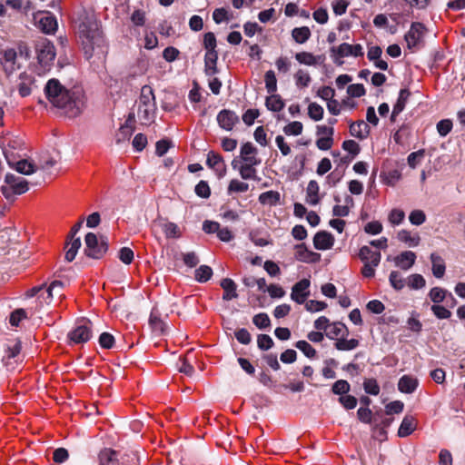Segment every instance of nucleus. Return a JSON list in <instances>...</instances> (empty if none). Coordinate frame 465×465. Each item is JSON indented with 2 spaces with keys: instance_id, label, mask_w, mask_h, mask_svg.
<instances>
[{
  "instance_id": "1",
  "label": "nucleus",
  "mask_w": 465,
  "mask_h": 465,
  "mask_svg": "<svg viewBox=\"0 0 465 465\" xmlns=\"http://www.w3.org/2000/svg\"><path fill=\"white\" fill-rule=\"evenodd\" d=\"M45 94L53 106L62 110L70 118L80 115L85 107V95L82 88L66 89L55 78L47 81Z\"/></svg>"
},
{
  "instance_id": "2",
  "label": "nucleus",
  "mask_w": 465,
  "mask_h": 465,
  "mask_svg": "<svg viewBox=\"0 0 465 465\" xmlns=\"http://www.w3.org/2000/svg\"><path fill=\"white\" fill-rule=\"evenodd\" d=\"M79 37L86 59L92 58L94 54H104L106 53L105 40L95 20L85 19L80 23Z\"/></svg>"
},
{
  "instance_id": "3",
  "label": "nucleus",
  "mask_w": 465,
  "mask_h": 465,
  "mask_svg": "<svg viewBox=\"0 0 465 465\" xmlns=\"http://www.w3.org/2000/svg\"><path fill=\"white\" fill-rule=\"evenodd\" d=\"M156 112V102L153 90L149 85H143L138 101L137 115L143 124L153 121Z\"/></svg>"
},
{
  "instance_id": "4",
  "label": "nucleus",
  "mask_w": 465,
  "mask_h": 465,
  "mask_svg": "<svg viewBox=\"0 0 465 465\" xmlns=\"http://www.w3.org/2000/svg\"><path fill=\"white\" fill-rule=\"evenodd\" d=\"M138 457L135 453L122 454L114 450L105 448L99 453L100 465H136Z\"/></svg>"
},
{
  "instance_id": "5",
  "label": "nucleus",
  "mask_w": 465,
  "mask_h": 465,
  "mask_svg": "<svg viewBox=\"0 0 465 465\" xmlns=\"http://www.w3.org/2000/svg\"><path fill=\"white\" fill-rule=\"evenodd\" d=\"M84 253L90 258L101 259L108 251V240L107 237L104 235L98 237L94 232H88L84 237Z\"/></svg>"
},
{
  "instance_id": "6",
  "label": "nucleus",
  "mask_w": 465,
  "mask_h": 465,
  "mask_svg": "<svg viewBox=\"0 0 465 465\" xmlns=\"http://www.w3.org/2000/svg\"><path fill=\"white\" fill-rule=\"evenodd\" d=\"M6 185H3L1 191L6 200L14 201L15 195L25 193L28 190V183L25 178L7 173L5 177Z\"/></svg>"
},
{
  "instance_id": "7",
  "label": "nucleus",
  "mask_w": 465,
  "mask_h": 465,
  "mask_svg": "<svg viewBox=\"0 0 465 465\" xmlns=\"http://www.w3.org/2000/svg\"><path fill=\"white\" fill-rule=\"evenodd\" d=\"M91 322L83 321L68 333V338L74 343L80 344L88 341L92 337Z\"/></svg>"
},
{
  "instance_id": "8",
  "label": "nucleus",
  "mask_w": 465,
  "mask_h": 465,
  "mask_svg": "<svg viewBox=\"0 0 465 465\" xmlns=\"http://www.w3.org/2000/svg\"><path fill=\"white\" fill-rule=\"evenodd\" d=\"M37 60L42 66L49 65L55 58L54 45L49 41H44L36 46Z\"/></svg>"
},
{
  "instance_id": "9",
  "label": "nucleus",
  "mask_w": 465,
  "mask_h": 465,
  "mask_svg": "<svg viewBox=\"0 0 465 465\" xmlns=\"http://www.w3.org/2000/svg\"><path fill=\"white\" fill-rule=\"evenodd\" d=\"M426 28L423 24L414 22L411 24L410 30L404 38L409 49L415 48L422 40Z\"/></svg>"
},
{
  "instance_id": "10",
  "label": "nucleus",
  "mask_w": 465,
  "mask_h": 465,
  "mask_svg": "<svg viewBox=\"0 0 465 465\" xmlns=\"http://www.w3.org/2000/svg\"><path fill=\"white\" fill-rule=\"evenodd\" d=\"M217 124L220 128L230 132L239 123V116L235 112L229 109L221 110L216 116Z\"/></svg>"
},
{
  "instance_id": "11",
  "label": "nucleus",
  "mask_w": 465,
  "mask_h": 465,
  "mask_svg": "<svg viewBox=\"0 0 465 465\" xmlns=\"http://www.w3.org/2000/svg\"><path fill=\"white\" fill-rule=\"evenodd\" d=\"M311 282L308 279H302L296 282L292 288L291 298L298 304H303L306 302V299L310 295Z\"/></svg>"
},
{
  "instance_id": "12",
  "label": "nucleus",
  "mask_w": 465,
  "mask_h": 465,
  "mask_svg": "<svg viewBox=\"0 0 465 465\" xmlns=\"http://www.w3.org/2000/svg\"><path fill=\"white\" fill-rule=\"evenodd\" d=\"M206 165L213 170L218 177H223L226 173V164L223 156L214 151L207 153Z\"/></svg>"
},
{
  "instance_id": "13",
  "label": "nucleus",
  "mask_w": 465,
  "mask_h": 465,
  "mask_svg": "<svg viewBox=\"0 0 465 465\" xmlns=\"http://www.w3.org/2000/svg\"><path fill=\"white\" fill-rule=\"evenodd\" d=\"M262 163L260 158L247 159V163H244L239 167V173L243 180H256L257 171L255 166L260 165Z\"/></svg>"
},
{
  "instance_id": "14",
  "label": "nucleus",
  "mask_w": 465,
  "mask_h": 465,
  "mask_svg": "<svg viewBox=\"0 0 465 465\" xmlns=\"http://www.w3.org/2000/svg\"><path fill=\"white\" fill-rule=\"evenodd\" d=\"M334 244V237L326 231L318 232L313 237V245L317 250H329Z\"/></svg>"
},
{
  "instance_id": "15",
  "label": "nucleus",
  "mask_w": 465,
  "mask_h": 465,
  "mask_svg": "<svg viewBox=\"0 0 465 465\" xmlns=\"http://www.w3.org/2000/svg\"><path fill=\"white\" fill-rule=\"evenodd\" d=\"M411 96V92L408 88L401 89L399 92L398 99L393 105L391 114V121L394 122L396 117L405 109L406 104Z\"/></svg>"
},
{
  "instance_id": "16",
  "label": "nucleus",
  "mask_w": 465,
  "mask_h": 465,
  "mask_svg": "<svg viewBox=\"0 0 465 465\" xmlns=\"http://www.w3.org/2000/svg\"><path fill=\"white\" fill-rule=\"evenodd\" d=\"M331 56L333 59V62L337 65H341L343 61L341 59L343 57L351 56V45L348 43H342L339 46H332L330 49Z\"/></svg>"
},
{
  "instance_id": "17",
  "label": "nucleus",
  "mask_w": 465,
  "mask_h": 465,
  "mask_svg": "<svg viewBox=\"0 0 465 465\" xmlns=\"http://www.w3.org/2000/svg\"><path fill=\"white\" fill-rule=\"evenodd\" d=\"M295 59L302 64L315 66L322 64L325 61V56L323 54L314 55L309 52H300L295 54Z\"/></svg>"
},
{
  "instance_id": "18",
  "label": "nucleus",
  "mask_w": 465,
  "mask_h": 465,
  "mask_svg": "<svg viewBox=\"0 0 465 465\" xmlns=\"http://www.w3.org/2000/svg\"><path fill=\"white\" fill-rule=\"evenodd\" d=\"M370 126L363 120H360L350 124V134L360 140L366 139L370 134Z\"/></svg>"
},
{
  "instance_id": "19",
  "label": "nucleus",
  "mask_w": 465,
  "mask_h": 465,
  "mask_svg": "<svg viewBox=\"0 0 465 465\" xmlns=\"http://www.w3.org/2000/svg\"><path fill=\"white\" fill-rule=\"evenodd\" d=\"M415 260L416 254L411 251L402 252L394 259L395 264L404 271H407L410 268H411L415 263Z\"/></svg>"
},
{
  "instance_id": "20",
  "label": "nucleus",
  "mask_w": 465,
  "mask_h": 465,
  "mask_svg": "<svg viewBox=\"0 0 465 465\" xmlns=\"http://www.w3.org/2000/svg\"><path fill=\"white\" fill-rule=\"evenodd\" d=\"M349 335L348 327L341 322H333L331 324L326 336L331 340H336Z\"/></svg>"
},
{
  "instance_id": "21",
  "label": "nucleus",
  "mask_w": 465,
  "mask_h": 465,
  "mask_svg": "<svg viewBox=\"0 0 465 465\" xmlns=\"http://www.w3.org/2000/svg\"><path fill=\"white\" fill-rule=\"evenodd\" d=\"M5 155L8 165L11 168H14L16 172H18L22 174H25V175H29V174L35 173V169L34 164L32 163L28 162L27 160L23 159L16 163H14L10 160V158L8 157V155L5 153Z\"/></svg>"
},
{
  "instance_id": "22",
  "label": "nucleus",
  "mask_w": 465,
  "mask_h": 465,
  "mask_svg": "<svg viewBox=\"0 0 465 465\" xmlns=\"http://www.w3.org/2000/svg\"><path fill=\"white\" fill-rule=\"evenodd\" d=\"M359 257L363 262H371L373 266H378L381 262V252H373L368 246H362L359 252Z\"/></svg>"
},
{
  "instance_id": "23",
  "label": "nucleus",
  "mask_w": 465,
  "mask_h": 465,
  "mask_svg": "<svg viewBox=\"0 0 465 465\" xmlns=\"http://www.w3.org/2000/svg\"><path fill=\"white\" fill-rule=\"evenodd\" d=\"M218 53L206 52L204 55V74L213 76L218 73L217 68Z\"/></svg>"
},
{
  "instance_id": "24",
  "label": "nucleus",
  "mask_w": 465,
  "mask_h": 465,
  "mask_svg": "<svg viewBox=\"0 0 465 465\" xmlns=\"http://www.w3.org/2000/svg\"><path fill=\"white\" fill-rule=\"evenodd\" d=\"M419 381L410 375H403L398 382V389L403 393H412L418 387Z\"/></svg>"
},
{
  "instance_id": "25",
  "label": "nucleus",
  "mask_w": 465,
  "mask_h": 465,
  "mask_svg": "<svg viewBox=\"0 0 465 465\" xmlns=\"http://www.w3.org/2000/svg\"><path fill=\"white\" fill-rule=\"evenodd\" d=\"M220 285L223 289V299L224 301H231L238 297L236 284L232 279H223Z\"/></svg>"
},
{
  "instance_id": "26",
  "label": "nucleus",
  "mask_w": 465,
  "mask_h": 465,
  "mask_svg": "<svg viewBox=\"0 0 465 465\" xmlns=\"http://www.w3.org/2000/svg\"><path fill=\"white\" fill-rule=\"evenodd\" d=\"M63 282L61 281H54L49 287L38 295L39 303L42 306L44 303L49 304L53 300V292L56 288L63 289Z\"/></svg>"
},
{
  "instance_id": "27",
  "label": "nucleus",
  "mask_w": 465,
  "mask_h": 465,
  "mask_svg": "<svg viewBox=\"0 0 465 465\" xmlns=\"http://www.w3.org/2000/svg\"><path fill=\"white\" fill-rule=\"evenodd\" d=\"M416 429L415 419L412 416H405L398 430V436L404 438L411 435Z\"/></svg>"
},
{
  "instance_id": "28",
  "label": "nucleus",
  "mask_w": 465,
  "mask_h": 465,
  "mask_svg": "<svg viewBox=\"0 0 465 465\" xmlns=\"http://www.w3.org/2000/svg\"><path fill=\"white\" fill-rule=\"evenodd\" d=\"M430 262L432 263V273L436 278H442L445 273L446 265L444 260L437 253L430 254Z\"/></svg>"
},
{
  "instance_id": "29",
  "label": "nucleus",
  "mask_w": 465,
  "mask_h": 465,
  "mask_svg": "<svg viewBox=\"0 0 465 465\" xmlns=\"http://www.w3.org/2000/svg\"><path fill=\"white\" fill-rule=\"evenodd\" d=\"M149 324L153 332L163 334L165 330V323L161 319L160 313L156 309H153L149 318Z\"/></svg>"
},
{
  "instance_id": "30",
  "label": "nucleus",
  "mask_w": 465,
  "mask_h": 465,
  "mask_svg": "<svg viewBox=\"0 0 465 465\" xmlns=\"http://www.w3.org/2000/svg\"><path fill=\"white\" fill-rule=\"evenodd\" d=\"M39 28L45 34H54L57 29V21L54 15H45L39 20Z\"/></svg>"
},
{
  "instance_id": "31",
  "label": "nucleus",
  "mask_w": 465,
  "mask_h": 465,
  "mask_svg": "<svg viewBox=\"0 0 465 465\" xmlns=\"http://www.w3.org/2000/svg\"><path fill=\"white\" fill-rule=\"evenodd\" d=\"M284 102L279 94H272V95L266 97L265 106L269 111L280 112L284 108Z\"/></svg>"
},
{
  "instance_id": "32",
  "label": "nucleus",
  "mask_w": 465,
  "mask_h": 465,
  "mask_svg": "<svg viewBox=\"0 0 465 465\" xmlns=\"http://www.w3.org/2000/svg\"><path fill=\"white\" fill-rule=\"evenodd\" d=\"M359 344L360 341L357 339L348 340L347 337H342L337 339L336 342L334 343V347L338 351H351L356 349Z\"/></svg>"
},
{
  "instance_id": "33",
  "label": "nucleus",
  "mask_w": 465,
  "mask_h": 465,
  "mask_svg": "<svg viewBox=\"0 0 465 465\" xmlns=\"http://www.w3.org/2000/svg\"><path fill=\"white\" fill-rule=\"evenodd\" d=\"M311 30L307 26L295 27L292 31L293 40L298 44H304L311 37Z\"/></svg>"
},
{
  "instance_id": "34",
  "label": "nucleus",
  "mask_w": 465,
  "mask_h": 465,
  "mask_svg": "<svg viewBox=\"0 0 465 465\" xmlns=\"http://www.w3.org/2000/svg\"><path fill=\"white\" fill-rule=\"evenodd\" d=\"M134 133V128L132 124H128V121H125L124 124L121 125L119 130L115 134V140L117 143L129 140Z\"/></svg>"
},
{
  "instance_id": "35",
  "label": "nucleus",
  "mask_w": 465,
  "mask_h": 465,
  "mask_svg": "<svg viewBox=\"0 0 465 465\" xmlns=\"http://www.w3.org/2000/svg\"><path fill=\"white\" fill-rule=\"evenodd\" d=\"M399 241L409 244L411 247L418 246L420 241V238L418 234L411 235V233L407 230H401L398 232Z\"/></svg>"
},
{
  "instance_id": "36",
  "label": "nucleus",
  "mask_w": 465,
  "mask_h": 465,
  "mask_svg": "<svg viewBox=\"0 0 465 465\" xmlns=\"http://www.w3.org/2000/svg\"><path fill=\"white\" fill-rule=\"evenodd\" d=\"M257 153V148L250 142L244 143L241 146V158L244 163H247V159L258 158Z\"/></svg>"
},
{
  "instance_id": "37",
  "label": "nucleus",
  "mask_w": 465,
  "mask_h": 465,
  "mask_svg": "<svg viewBox=\"0 0 465 465\" xmlns=\"http://www.w3.org/2000/svg\"><path fill=\"white\" fill-rule=\"evenodd\" d=\"M294 80H295V84L298 88H306L309 86V84L312 81V78H311L310 74L307 71H305L303 69H299L294 74Z\"/></svg>"
},
{
  "instance_id": "38",
  "label": "nucleus",
  "mask_w": 465,
  "mask_h": 465,
  "mask_svg": "<svg viewBox=\"0 0 465 465\" xmlns=\"http://www.w3.org/2000/svg\"><path fill=\"white\" fill-rule=\"evenodd\" d=\"M158 219L159 221H165V223L162 224V227L167 238H178L181 236L180 230L175 223L167 222L160 216Z\"/></svg>"
},
{
  "instance_id": "39",
  "label": "nucleus",
  "mask_w": 465,
  "mask_h": 465,
  "mask_svg": "<svg viewBox=\"0 0 465 465\" xmlns=\"http://www.w3.org/2000/svg\"><path fill=\"white\" fill-rule=\"evenodd\" d=\"M213 276V270L208 265H201L195 270L194 278L199 282H206Z\"/></svg>"
},
{
  "instance_id": "40",
  "label": "nucleus",
  "mask_w": 465,
  "mask_h": 465,
  "mask_svg": "<svg viewBox=\"0 0 465 465\" xmlns=\"http://www.w3.org/2000/svg\"><path fill=\"white\" fill-rule=\"evenodd\" d=\"M384 183L393 186L398 183L401 177V173L398 169H391L387 172H383L381 175Z\"/></svg>"
},
{
  "instance_id": "41",
  "label": "nucleus",
  "mask_w": 465,
  "mask_h": 465,
  "mask_svg": "<svg viewBox=\"0 0 465 465\" xmlns=\"http://www.w3.org/2000/svg\"><path fill=\"white\" fill-rule=\"evenodd\" d=\"M67 244L70 245V247L66 251L65 260L70 262L75 258L77 252L80 249L82 243H81L80 238L78 237V238H71L70 242H68Z\"/></svg>"
},
{
  "instance_id": "42",
  "label": "nucleus",
  "mask_w": 465,
  "mask_h": 465,
  "mask_svg": "<svg viewBox=\"0 0 465 465\" xmlns=\"http://www.w3.org/2000/svg\"><path fill=\"white\" fill-rule=\"evenodd\" d=\"M391 287L396 291H401L405 286V279L397 271H392L389 277Z\"/></svg>"
},
{
  "instance_id": "43",
  "label": "nucleus",
  "mask_w": 465,
  "mask_h": 465,
  "mask_svg": "<svg viewBox=\"0 0 465 465\" xmlns=\"http://www.w3.org/2000/svg\"><path fill=\"white\" fill-rule=\"evenodd\" d=\"M265 88L269 94H274L277 90V79L272 70H269L264 75Z\"/></svg>"
},
{
  "instance_id": "44",
  "label": "nucleus",
  "mask_w": 465,
  "mask_h": 465,
  "mask_svg": "<svg viewBox=\"0 0 465 465\" xmlns=\"http://www.w3.org/2000/svg\"><path fill=\"white\" fill-rule=\"evenodd\" d=\"M295 347L302 351L303 354L310 359H313L317 355L316 350L306 341H298L295 343Z\"/></svg>"
},
{
  "instance_id": "45",
  "label": "nucleus",
  "mask_w": 465,
  "mask_h": 465,
  "mask_svg": "<svg viewBox=\"0 0 465 465\" xmlns=\"http://www.w3.org/2000/svg\"><path fill=\"white\" fill-rule=\"evenodd\" d=\"M323 107L317 103H311L308 106V115L314 121H320L323 117Z\"/></svg>"
},
{
  "instance_id": "46",
  "label": "nucleus",
  "mask_w": 465,
  "mask_h": 465,
  "mask_svg": "<svg viewBox=\"0 0 465 465\" xmlns=\"http://www.w3.org/2000/svg\"><path fill=\"white\" fill-rule=\"evenodd\" d=\"M319 184L315 180L309 182L307 185V195L310 199V203H318L319 202Z\"/></svg>"
},
{
  "instance_id": "47",
  "label": "nucleus",
  "mask_w": 465,
  "mask_h": 465,
  "mask_svg": "<svg viewBox=\"0 0 465 465\" xmlns=\"http://www.w3.org/2000/svg\"><path fill=\"white\" fill-rule=\"evenodd\" d=\"M351 390L350 383L345 380H338L335 381L331 387V391L334 394L343 396L344 394L348 393Z\"/></svg>"
},
{
  "instance_id": "48",
  "label": "nucleus",
  "mask_w": 465,
  "mask_h": 465,
  "mask_svg": "<svg viewBox=\"0 0 465 465\" xmlns=\"http://www.w3.org/2000/svg\"><path fill=\"white\" fill-rule=\"evenodd\" d=\"M303 125L299 121H293L289 123L283 127V133L286 135H300L302 133Z\"/></svg>"
},
{
  "instance_id": "49",
  "label": "nucleus",
  "mask_w": 465,
  "mask_h": 465,
  "mask_svg": "<svg viewBox=\"0 0 465 465\" xmlns=\"http://www.w3.org/2000/svg\"><path fill=\"white\" fill-rule=\"evenodd\" d=\"M260 203H278L280 202V193L275 191H267L259 196Z\"/></svg>"
},
{
  "instance_id": "50",
  "label": "nucleus",
  "mask_w": 465,
  "mask_h": 465,
  "mask_svg": "<svg viewBox=\"0 0 465 465\" xmlns=\"http://www.w3.org/2000/svg\"><path fill=\"white\" fill-rule=\"evenodd\" d=\"M407 284L411 289L418 290L425 286L426 281L422 275L415 273L409 276Z\"/></svg>"
},
{
  "instance_id": "51",
  "label": "nucleus",
  "mask_w": 465,
  "mask_h": 465,
  "mask_svg": "<svg viewBox=\"0 0 465 465\" xmlns=\"http://www.w3.org/2000/svg\"><path fill=\"white\" fill-rule=\"evenodd\" d=\"M248 189H249L248 183H246L244 182H241L237 179H233L229 183L228 193L232 194V193H244V192L248 191Z\"/></svg>"
},
{
  "instance_id": "52",
  "label": "nucleus",
  "mask_w": 465,
  "mask_h": 465,
  "mask_svg": "<svg viewBox=\"0 0 465 465\" xmlns=\"http://www.w3.org/2000/svg\"><path fill=\"white\" fill-rule=\"evenodd\" d=\"M197 196L207 199L211 195V189L206 181L201 180L194 187Z\"/></svg>"
},
{
  "instance_id": "53",
  "label": "nucleus",
  "mask_w": 465,
  "mask_h": 465,
  "mask_svg": "<svg viewBox=\"0 0 465 465\" xmlns=\"http://www.w3.org/2000/svg\"><path fill=\"white\" fill-rule=\"evenodd\" d=\"M253 324L259 329H265L271 325V321L267 313L261 312L253 316Z\"/></svg>"
},
{
  "instance_id": "54",
  "label": "nucleus",
  "mask_w": 465,
  "mask_h": 465,
  "mask_svg": "<svg viewBox=\"0 0 465 465\" xmlns=\"http://www.w3.org/2000/svg\"><path fill=\"white\" fill-rule=\"evenodd\" d=\"M274 342L268 334H259L257 336V346L262 351H268L272 348Z\"/></svg>"
},
{
  "instance_id": "55",
  "label": "nucleus",
  "mask_w": 465,
  "mask_h": 465,
  "mask_svg": "<svg viewBox=\"0 0 465 465\" xmlns=\"http://www.w3.org/2000/svg\"><path fill=\"white\" fill-rule=\"evenodd\" d=\"M452 121L450 119H443L438 122L436 128L441 137H445L449 134L452 129Z\"/></svg>"
},
{
  "instance_id": "56",
  "label": "nucleus",
  "mask_w": 465,
  "mask_h": 465,
  "mask_svg": "<svg viewBox=\"0 0 465 465\" xmlns=\"http://www.w3.org/2000/svg\"><path fill=\"white\" fill-rule=\"evenodd\" d=\"M363 388L368 394L376 396L380 393V386L375 379H366L363 382Z\"/></svg>"
},
{
  "instance_id": "57",
  "label": "nucleus",
  "mask_w": 465,
  "mask_h": 465,
  "mask_svg": "<svg viewBox=\"0 0 465 465\" xmlns=\"http://www.w3.org/2000/svg\"><path fill=\"white\" fill-rule=\"evenodd\" d=\"M446 293L447 291L442 288L434 287L430 291L429 297L435 304H438L445 299Z\"/></svg>"
},
{
  "instance_id": "58",
  "label": "nucleus",
  "mask_w": 465,
  "mask_h": 465,
  "mask_svg": "<svg viewBox=\"0 0 465 465\" xmlns=\"http://www.w3.org/2000/svg\"><path fill=\"white\" fill-rule=\"evenodd\" d=\"M216 37L213 33L208 32L203 36V46L206 52H217L216 51Z\"/></svg>"
},
{
  "instance_id": "59",
  "label": "nucleus",
  "mask_w": 465,
  "mask_h": 465,
  "mask_svg": "<svg viewBox=\"0 0 465 465\" xmlns=\"http://www.w3.org/2000/svg\"><path fill=\"white\" fill-rule=\"evenodd\" d=\"M22 345L19 340L13 341L10 344L7 345L6 348V358L13 359L15 358L21 351Z\"/></svg>"
},
{
  "instance_id": "60",
  "label": "nucleus",
  "mask_w": 465,
  "mask_h": 465,
  "mask_svg": "<svg viewBox=\"0 0 465 465\" xmlns=\"http://www.w3.org/2000/svg\"><path fill=\"white\" fill-rule=\"evenodd\" d=\"M342 149L348 152L352 157L360 153L361 147L358 143L353 140H345L341 145Z\"/></svg>"
},
{
  "instance_id": "61",
  "label": "nucleus",
  "mask_w": 465,
  "mask_h": 465,
  "mask_svg": "<svg viewBox=\"0 0 465 465\" xmlns=\"http://www.w3.org/2000/svg\"><path fill=\"white\" fill-rule=\"evenodd\" d=\"M392 422V419L391 418H382L381 412H376L373 415V427L372 430H376L378 427H382L383 429L388 428Z\"/></svg>"
},
{
  "instance_id": "62",
  "label": "nucleus",
  "mask_w": 465,
  "mask_h": 465,
  "mask_svg": "<svg viewBox=\"0 0 465 465\" xmlns=\"http://www.w3.org/2000/svg\"><path fill=\"white\" fill-rule=\"evenodd\" d=\"M347 94L351 97H361L365 95L366 90L362 84H352L348 86Z\"/></svg>"
},
{
  "instance_id": "63",
  "label": "nucleus",
  "mask_w": 465,
  "mask_h": 465,
  "mask_svg": "<svg viewBox=\"0 0 465 465\" xmlns=\"http://www.w3.org/2000/svg\"><path fill=\"white\" fill-rule=\"evenodd\" d=\"M260 112L258 109H248L242 116L243 123L247 126L254 124V121L259 117Z\"/></svg>"
},
{
  "instance_id": "64",
  "label": "nucleus",
  "mask_w": 465,
  "mask_h": 465,
  "mask_svg": "<svg viewBox=\"0 0 465 465\" xmlns=\"http://www.w3.org/2000/svg\"><path fill=\"white\" fill-rule=\"evenodd\" d=\"M133 147L136 152H142L147 144V137L143 134H137L133 140Z\"/></svg>"
}]
</instances>
